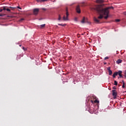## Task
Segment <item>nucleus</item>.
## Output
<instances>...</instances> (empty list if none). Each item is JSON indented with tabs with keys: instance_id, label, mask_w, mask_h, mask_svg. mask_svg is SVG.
<instances>
[{
	"instance_id": "c85d7f7f",
	"label": "nucleus",
	"mask_w": 126,
	"mask_h": 126,
	"mask_svg": "<svg viewBox=\"0 0 126 126\" xmlns=\"http://www.w3.org/2000/svg\"><path fill=\"white\" fill-rule=\"evenodd\" d=\"M3 10V9H0V12H1V11H2Z\"/></svg>"
},
{
	"instance_id": "e433bc0d",
	"label": "nucleus",
	"mask_w": 126,
	"mask_h": 126,
	"mask_svg": "<svg viewBox=\"0 0 126 126\" xmlns=\"http://www.w3.org/2000/svg\"><path fill=\"white\" fill-rule=\"evenodd\" d=\"M53 2H55V1H53Z\"/></svg>"
},
{
	"instance_id": "2f4dec72",
	"label": "nucleus",
	"mask_w": 126,
	"mask_h": 126,
	"mask_svg": "<svg viewBox=\"0 0 126 126\" xmlns=\"http://www.w3.org/2000/svg\"><path fill=\"white\" fill-rule=\"evenodd\" d=\"M124 14L125 15H126V11H125V12H124Z\"/></svg>"
},
{
	"instance_id": "4be33fe9",
	"label": "nucleus",
	"mask_w": 126,
	"mask_h": 126,
	"mask_svg": "<svg viewBox=\"0 0 126 126\" xmlns=\"http://www.w3.org/2000/svg\"><path fill=\"white\" fill-rule=\"evenodd\" d=\"M107 70H108V71H110V70H111V67H108L107 68Z\"/></svg>"
},
{
	"instance_id": "cd10ccee",
	"label": "nucleus",
	"mask_w": 126,
	"mask_h": 126,
	"mask_svg": "<svg viewBox=\"0 0 126 126\" xmlns=\"http://www.w3.org/2000/svg\"><path fill=\"white\" fill-rule=\"evenodd\" d=\"M17 8H19V9H22L21 7H20L19 6H17Z\"/></svg>"
},
{
	"instance_id": "f704fd0d",
	"label": "nucleus",
	"mask_w": 126,
	"mask_h": 126,
	"mask_svg": "<svg viewBox=\"0 0 126 126\" xmlns=\"http://www.w3.org/2000/svg\"><path fill=\"white\" fill-rule=\"evenodd\" d=\"M20 47H21V45H20Z\"/></svg>"
},
{
	"instance_id": "20e7f679",
	"label": "nucleus",
	"mask_w": 126,
	"mask_h": 126,
	"mask_svg": "<svg viewBox=\"0 0 126 126\" xmlns=\"http://www.w3.org/2000/svg\"><path fill=\"white\" fill-rule=\"evenodd\" d=\"M34 15H37L39 13V9L35 8L33 10Z\"/></svg>"
},
{
	"instance_id": "6ab92c4d",
	"label": "nucleus",
	"mask_w": 126,
	"mask_h": 126,
	"mask_svg": "<svg viewBox=\"0 0 126 126\" xmlns=\"http://www.w3.org/2000/svg\"><path fill=\"white\" fill-rule=\"evenodd\" d=\"M114 85H118V82L117 81H114Z\"/></svg>"
},
{
	"instance_id": "5701e85b",
	"label": "nucleus",
	"mask_w": 126,
	"mask_h": 126,
	"mask_svg": "<svg viewBox=\"0 0 126 126\" xmlns=\"http://www.w3.org/2000/svg\"><path fill=\"white\" fill-rule=\"evenodd\" d=\"M10 8H12L13 9H15V8H16V7H9Z\"/></svg>"
},
{
	"instance_id": "72a5a7b5",
	"label": "nucleus",
	"mask_w": 126,
	"mask_h": 126,
	"mask_svg": "<svg viewBox=\"0 0 126 126\" xmlns=\"http://www.w3.org/2000/svg\"><path fill=\"white\" fill-rule=\"evenodd\" d=\"M43 10H46V9H45V8H43L42 9Z\"/></svg>"
},
{
	"instance_id": "a211bd4d",
	"label": "nucleus",
	"mask_w": 126,
	"mask_h": 126,
	"mask_svg": "<svg viewBox=\"0 0 126 126\" xmlns=\"http://www.w3.org/2000/svg\"><path fill=\"white\" fill-rule=\"evenodd\" d=\"M62 19V17L61 16V15H59V18H58V20H61Z\"/></svg>"
},
{
	"instance_id": "c9c22d12",
	"label": "nucleus",
	"mask_w": 126,
	"mask_h": 126,
	"mask_svg": "<svg viewBox=\"0 0 126 126\" xmlns=\"http://www.w3.org/2000/svg\"><path fill=\"white\" fill-rule=\"evenodd\" d=\"M17 61H18V58H17Z\"/></svg>"
},
{
	"instance_id": "aec40b11",
	"label": "nucleus",
	"mask_w": 126,
	"mask_h": 126,
	"mask_svg": "<svg viewBox=\"0 0 126 126\" xmlns=\"http://www.w3.org/2000/svg\"><path fill=\"white\" fill-rule=\"evenodd\" d=\"M6 7H5V6H4V7H3V10H6Z\"/></svg>"
},
{
	"instance_id": "9b49d317",
	"label": "nucleus",
	"mask_w": 126,
	"mask_h": 126,
	"mask_svg": "<svg viewBox=\"0 0 126 126\" xmlns=\"http://www.w3.org/2000/svg\"><path fill=\"white\" fill-rule=\"evenodd\" d=\"M117 75H118V72H115L114 73L112 76L113 78H116V76H117Z\"/></svg>"
},
{
	"instance_id": "4468645a",
	"label": "nucleus",
	"mask_w": 126,
	"mask_h": 126,
	"mask_svg": "<svg viewBox=\"0 0 126 126\" xmlns=\"http://www.w3.org/2000/svg\"><path fill=\"white\" fill-rule=\"evenodd\" d=\"M49 0H38L37 1H38V2H45V1H47Z\"/></svg>"
},
{
	"instance_id": "c756f323",
	"label": "nucleus",
	"mask_w": 126,
	"mask_h": 126,
	"mask_svg": "<svg viewBox=\"0 0 126 126\" xmlns=\"http://www.w3.org/2000/svg\"><path fill=\"white\" fill-rule=\"evenodd\" d=\"M125 75H124V76H125V77H126V71H125Z\"/></svg>"
},
{
	"instance_id": "7ed1b4c3",
	"label": "nucleus",
	"mask_w": 126,
	"mask_h": 126,
	"mask_svg": "<svg viewBox=\"0 0 126 126\" xmlns=\"http://www.w3.org/2000/svg\"><path fill=\"white\" fill-rule=\"evenodd\" d=\"M65 11H66V17H65V16H64L63 17V19L64 20H68V15H69V14H68V9H67V8H66V9H65Z\"/></svg>"
},
{
	"instance_id": "39448f33",
	"label": "nucleus",
	"mask_w": 126,
	"mask_h": 126,
	"mask_svg": "<svg viewBox=\"0 0 126 126\" xmlns=\"http://www.w3.org/2000/svg\"><path fill=\"white\" fill-rule=\"evenodd\" d=\"M81 22L82 23H89V22H88V19L85 18L84 17H83Z\"/></svg>"
},
{
	"instance_id": "f3484780",
	"label": "nucleus",
	"mask_w": 126,
	"mask_h": 126,
	"mask_svg": "<svg viewBox=\"0 0 126 126\" xmlns=\"http://www.w3.org/2000/svg\"><path fill=\"white\" fill-rule=\"evenodd\" d=\"M122 82H123V86H122V87L123 88H125V81H122Z\"/></svg>"
},
{
	"instance_id": "0eeeda50",
	"label": "nucleus",
	"mask_w": 126,
	"mask_h": 126,
	"mask_svg": "<svg viewBox=\"0 0 126 126\" xmlns=\"http://www.w3.org/2000/svg\"><path fill=\"white\" fill-rule=\"evenodd\" d=\"M118 72V75H119L120 77H121L122 78H124V76H123V75H122V73H123V71L119 70Z\"/></svg>"
},
{
	"instance_id": "2eb2a0df",
	"label": "nucleus",
	"mask_w": 126,
	"mask_h": 126,
	"mask_svg": "<svg viewBox=\"0 0 126 126\" xmlns=\"http://www.w3.org/2000/svg\"><path fill=\"white\" fill-rule=\"evenodd\" d=\"M108 73H109V75H112V74H113V71H112V70L108 71Z\"/></svg>"
},
{
	"instance_id": "412c9836",
	"label": "nucleus",
	"mask_w": 126,
	"mask_h": 126,
	"mask_svg": "<svg viewBox=\"0 0 126 126\" xmlns=\"http://www.w3.org/2000/svg\"><path fill=\"white\" fill-rule=\"evenodd\" d=\"M116 22H120V19H116L115 20Z\"/></svg>"
},
{
	"instance_id": "b1692460",
	"label": "nucleus",
	"mask_w": 126,
	"mask_h": 126,
	"mask_svg": "<svg viewBox=\"0 0 126 126\" xmlns=\"http://www.w3.org/2000/svg\"><path fill=\"white\" fill-rule=\"evenodd\" d=\"M23 50H24V51H26V50H27V48L23 47Z\"/></svg>"
},
{
	"instance_id": "f8f14e48",
	"label": "nucleus",
	"mask_w": 126,
	"mask_h": 126,
	"mask_svg": "<svg viewBox=\"0 0 126 126\" xmlns=\"http://www.w3.org/2000/svg\"><path fill=\"white\" fill-rule=\"evenodd\" d=\"M122 60L119 59V60H118L116 61V63H118V64H119V63H122Z\"/></svg>"
},
{
	"instance_id": "473e14b6",
	"label": "nucleus",
	"mask_w": 126,
	"mask_h": 126,
	"mask_svg": "<svg viewBox=\"0 0 126 126\" xmlns=\"http://www.w3.org/2000/svg\"><path fill=\"white\" fill-rule=\"evenodd\" d=\"M113 89H116V87H113Z\"/></svg>"
},
{
	"instance_id": "4c0bfd02",
	"label": "nucleus",
	"mask_w": 126,
	"mask_h": 126,
	"mask_svg": "<svg viewBox=\"0 0 126 126\" xmlns=\"http://www.w3.org/2000/svg\"><path fill=\"white\" fill-rule=\"evenodd\" d=\"M19 59H20V57H19Z\"/></svg>"
},
{
	"instance_id": "423d86ee",
	"label": "nucleus",
	"mask_w": 126,
	"mask_h": 126,
	"mask_svg": "<svg viewBox=\"0 0 126 126\" xmlns=\"http://www.w3.org/2000/svg\"><path fill=\"white\" fill-rule=\"evenodd\" d=\"M76 10L77 13H80V12H81V11L80 10V7H79V5L77 6V7L76 8Z\"/></svg>"
},
{
	"instance_id": "1a4fd4ad",
	"label": "nucleus",
	"mask_w": 126,
	"mask_h": 126,
	"mask_svg": "<svg viewBox=\"0 0 126 126\" xmlns=\"http://www.w3.org/2000/svg\"><path fill=\"white\" fill-rule=\"evenodd\" d=\"M91 102L93 104H94V103H99V100L95 99V100H91Z\"/></svg>"
},
{
	"instance_id": "393cba45",
	"label": "nucleus",
	"mask_w": 126,
	"mask_h": 126,
	"mask_svg": "<svg viewBox=\"0 0 126 126\" xmlns=\"http://www.w3.org/2000/svg\"><path fill=\"white\" fill-rule=\"evenodd\" d=\"M6 10H7V11H10V9H9V8H7V9H6Z\"/></svg>"
},
{
	"instance_id": "dca6fc26",
	"label": "nucleus",
	"mask_w": 126,
	"mask_h": 126,
	"mask_svg": "<svg viewBox=\"0 0 126 126\" xmlns=\"http://www.w3.org/2000/svg\"><path fill=\"white\" fill-rule=\"evenodd\" d=\"M58 25H59V26H65V25H66V24H58Z\"/></svg>"
},
{
	"instance_id": "6e6552de",
	"label": "nucleus",
	"mask_w": 126,
	"mask_h": 126,
	"mask_svg": "<svg viewBox=\"0 0 126 126\" xmlns=\"http://www.w3.org/2000/svg\"><path fill=\"white\" fill-rule=\"evenodd\" d=\"M96 1L97 3H103L104 0H96Z\"/></svg>"
},
{
	"instance_id": "ddd939ff",
	"label": "nucleus",
	"mask_w": 126,
	"mask_h": 126,
	"mask_svg": "<svg viewBox=\"0 0 126 126\" xmlns=\"http://www.w3.org/2000/svg\"><path fill=\"white\" fill-rule=\"evenodd\" d=\"M46 26V24H43L39 26V28H41V29L43 28H45V27Z\"/></svg>"
},
{
	"instance_id": "7c9ffc66",
	"label": "nucleus",
	"mask_w": 126,
	"mask_h": 126,
	"mask_svg": "<svg viewBox=\"0 0 126 126\" xmlns=\"http://www.w3.org/2000/svg\"><path fill=\"white\" fill-rule=\"evenodd\" d=\"M22 20H24V18L21 19L20 21H22Z\"/></svg>"
},
{
	"instance_id": "f03ea898",
	"label": "nucleus",
	"mask_w": 126,
	"mask_h": 126,
	"mask_svg": "<svg viewBox=\"0 0 126 126\" xmlns=\"http://www.w3.org/2000/svg\"><path fill=\"white\" fill-rule=\"evenodd\" d=\"M112 96H113V99H117V96H118V93L116 90H112Z\"/></svg>"
},
{
	"instance_id": "f257e3e1",
	"label": "nucleus",
	"mask_w": 126,
	"mask_h": 126,
	"mask_svg": "<svg viewBox=\"0 0 126 126\" xmlns=\"http://www.w3.org/2000/svg\"><path fill=\"white\" fill-rule=\"evenodd\" d=\"M94 9L98 13L100 14L99 16L98 17V19H102V18H103V15L104 16L105 19H108L109 17V13H110L109 9H114V7L110 6L104 8V5H98L95 6Z\"/></svg>"
},
{
	"instance_id": "a878e982",
	"label": "nucleus",
	"mask_w": 126,
	"mask_h": 126,
	"mask_svg": "<svg viewBox=\"0 0 126 126\" xmlns=\"http://www.w3.org/2000/svg\"><path fill=\"white\" fill-rule=\"evenodd\" d=\"M0 16H4V14H0Z\"/></svg>"
},
{
	"instance_id": "bb28decb",
	"label": "nucleus",
	"mask_w": 126,
	"mask_h": 126,
	"mask_svg": "<svg viewBox=\"0 0 126 126\" xmlns=\"http://www.w3.org/2000/svg\"><path fill=\"white\" fill-rule=\"evenodd\" d=\"M109 59V57H106L104 58V60H108Z\"/></svg>"
},
{
	"instance_id": "9d476101",
	"label": "nucleus",
	"mask_w": 126,
	"mask_h": 126,
	"mask_svg": "<svg viewBox=\"0 0 126 126\" xmlns=\"http://www.w3.org/2000/svg\"><path fill=\"white\" fill-rule=\"evenodd\" d=\"M94 21L96 22V23H99V22H100V21L98 20L97 18H96L95 17L94 18Z\"/></svg>"
}]
</instances>
